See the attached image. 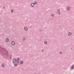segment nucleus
<instances>
[{"instance_id": "nucleus-1", "label": "nucleus", "mask_w": 74, "mask_h": 74, "mask_svg": "<svg viewBox=\"0 0 74 74\" xmlns=\"http://www.w3.org/2000/svg\"><path fill=\"white\" fill-rule=\"evenodd\" d=\"M24 29L25 31H27L28 30V28L27 27H24Z\"/></svg>"}, {"instance_id": "nucleus-2", "label": "nucleus", "mask_w": 74, "mask_h": 74, "mask_svg": "<svg viewBox=\"0 0 74 74\" xmlns=\"http://www.w3.org/2000/svg\"><path fill=\"white\" fill-rule=\"evenodd\" d=\"M1 67L2 68H4V67H5V64L3 63L2 64L1 66Z\"/></svg>"}, {"instance_id": "nucleus-3", "label": "nucleus", "mask_w": 74, "mask_h": 74, "mask_svg": "<svg viewBox=\"0 0 74 74\" xmlns=\"http://www.w3.org/2000/svg\"><path fill=\"white\" fill-rule=\"evenodd\" d=\"M16 62L17 63H19V58H17L16 60Z\"/></svg>"}, {"instance_id": "nucleus-4", "label": "nucleus", "mask_w": 74, "mask_h": 74, "mask_svg": "<svg viewBox=\"0 0 74 74\" xmlns=\"http://www.w3.org/2000/svg\"><path fill=\"white\" fill-rule=\"evenodd\" d=\"M11 44L12 45H15V42L13 41H12L11 42Z\"/></svg>"}, {"instance_id": "nucleus-5", "label": "nucleus", "mask_w": 74, "mask_h": 74, "mask_svg": "<svg viewBox=\"0 0 74 74\" xmlns=\"http://www.w3.org/2000/svg\"><path fill=\"white\" fill-rule=\"evenodd\" d=\"M16 62V59H13V63H15V62Z\"/></svg>"}, {"instance_id": "nucleus-6", "label": "nucleus", "mask_w": 74, "mask_h": 74, "mask_svg": "<svg viewBox=\"0 0 74 74\" xmlns=\"http://www.w3.org/2000/svg\"><path fill=\"white\" fill-rule=\"evenodd\" d=\"M9 39L8 38H6L5 40V41L6 42H9Z\"/></svg>"}, {"instance_id": "nucleus-7", "label": "nucleus", "mask_w": 74, "mask_h": 74, "mask_svg": "<svg viewBox=\"0 0 74 74\" xmlns=\"http://www.w3.org/2000/svg\"><path fill=\"white\" fill-rule=\"evenodd\" d=\"M34 3H32L31 4V6L32 7H33L34 6Z\"/></svg>"}, {"instance_id": "nucleus-8", "label": "nucleus", "mask_w": 74, "mask_h": 74, "mask_svg": "<svg viewBox=\"0 0 74 74\" xmlns=\"http://www.w3.org/2000/svg\"><path fill=\"white\" fill-rule=\"evenodd\" d=\"M74 69V65H73L71 68V70H72Z\"/></svg>"}, {"instance_id": "nucleus-9", "label": "nucleus", "mask_w": 74, "mask_h": 74, "mask_svg": "<svg viewBox=\"0 0 74 74\" xmlns=\"http://www.w3.org/2000/svg\"><path fill=\"white\" fill-rule=\"evenodd\" d=\"M71 34H72V33L71 32H70L68 33V35H69V36H71Z\"/></svg>"}, {"instance_id": "nucleus-10", "label": "nucleus", "mask_w": 74, "mask_h": 74, "mask_svg": "<svg viewBox=\"0 0 74 74\" xmlns=\"http://www.w3.org/2000/svg\"><path fill=\"white\" fill-rule=\"evenodd\" d=\"M23 61L21 60L20 61V64H23Z\"/></svg>"}, {"instance_id": "nucleus-11", "label": "nucleus", "mask_w": 74, "mask_h": 74, "mask_svg": "<svg viewBox=\"0 0 74 74\" xmlns=\"http://www.w3.org/2000/svg\"><path fill=\"white\" fill-rule=\"evenodd\" d=\"M44 43L45 44H47V41H45L44 42Z\"/></svg>"}, {"instance_id": "nucleus-12", "label": "nucleus", "mask_w": 74, "mask_h": 74, "mask_svg": "<svg viewBox=\"0 0 74 74\" xmlns=\"http://www.w3.org/2000/svg\"><path fill=\"white\" fill-rule=\"evenodd\" d=\"M14 66H15V67H16V66H18V64H17V63H15L14 64Z\"/></svg>"}, {"instance_id": "nucleus-13", "label": "nucleus", "mask_w": 74, "mask_h": 74, "mask_svg": "<svg viewBox=\"0 0 74 74\" xmlns=\"http://www.w3.org/2000/svg\"><path fill=\"white\" fill-rule=\"evenodd\" d=\"M55 16V15H54V14H51V16L52 17L53 16Z\"/></svg>"}, {"instance_id": "nucleus-14", "label": "nucleus", "mask_w": 74, "mask_h": 74, "mask_svg": "<svg viewBox=\"0 0 74 74\" xmlns=\"http://www.w3.org/2000/svg\"><path fill=\"white\" fill-rule=\"evenodd\" d=\"M67 10H70V8L69 7L66 8Z\"/></svg>"}, {"instance_id": "nucleus-15", "label": "nucleus", "mask_w": 74, "mask_h": 74, "mask_svg": "<svg viewBox=\"0 0 74 74\" xmlns=\"http://www.w3.org/2000/svg\"><path fill=\"white\" fill-rule=\"evenodd\" d=\"M60 12V9H59L58 11V13H59V12Z\"/></svg>"}, {"instance_id": "nucleus-16", "label": "nucleus", "mask_w": 74, "mask_h": 74, "mask_svg": "<svg viewBox=\"0 0 74 74\" xmlns=\"http://www.w3.org/2000/svg\"><path fill=\"white\" fill-rule=\"evenodd\" d=\"M13 11H14V10H11V13H12V12H13Z\"/></svg>"}, {"instance_id": "nucleus-17", "label": "nucleus", "mask_w": 74, "mask_h": 74, "mask_svg": "<svg viewBox=\"0 0 74 74\" xmlns=\"http://www.w3.org/2000/svg\"><path fill=\"white\" fill-rule=\"evenodd\" d=\"M34 3V4H35L34 5H35V4H37V2H34V3Z\"/></svg>"}, {"instance_id": "nucleus-18", "label": "nucleus", "mask_w": 74, "mask_h": 74, "mask_svg": "<svg viewBox=\"0 0 74 74\" xmlns=\"http://www.w3.org/2000/svg\"><path fill=\"white\" fill-rule=\"evenodd\" d=\"M25 38H23V41H25Z\"/></svg>"}, {"instance_id": "nucleus-19", "label": "nucleus", "mask_w": 74, "mask_h": 74, "mask_svg": "<svg viewBox=\"0 0 74 74\" xmlns=\"http://www.w3.org/2000/svg\"><path fill=\"white\" fill-rule=\"evenodd\" d=\"M44 50L43 49L42 50V52H44Z\"/></svg>"}, {"instance_id": "nucleus-20", "label": "nucleus", "mask_w": 74, "mask_h": 74, "mask_svg": "<svg viewBox=\"0 0 74 74\" xmlns=\"http://www.w3.org/2000/svg\"><path fill=\"white\" fill-rule=\"evenodd\" d=\"M62 53V52L60 51L59 52V54H61Z\"/></svg>"}, {"instance_id": "nucleus-21", "label": "nucleus", "mask_w": 74, "mask_h": 74, "mask_svg": "<svg viewBox=\"0 0 74 74\" xmlns=\"http://www.w3.org/2000/svg\"><path fill=\"white\" fill-rule=\"evenodd\" d=\"M41 32V30L40 29L39 30V32Z\"/></svg>"}, {"instance_id": "nucleus-22", "label": "nucleus", "mask_w": 74, "mask_h": 74, "mask_svg": "<svg viewBox=\"0 0 74 74\" xmlns=\"http://www.w3.org/2000/svg\"><path fill=\"white\" fill-rule=\"evenodd\" d=\"M58 13H59V15H60V12H59Z\"/></svg>"}, {"instance_id": "nucleus-23", "label": "nucleus", "mask_w": 74, "mask_h": 74, "mask_svg": "<svg viewBox=\"0 0 74 74\" xmlns=\"http://www.w3.org/2000/svg\"><path fill=\"white\" fill-rule=\"evenodd\" d=\"M3 9H5V8L4 7H3Z\"/></svg>"}, {"instance_id": "nucleus-24", "label": "nucleus", "mask_w": 74, "mask_h": 74, "mask_svg": "<svg viewBox=\"0 0 74 74\" xmlns=\"http://www.w3.org/2000/svg\"><path fill=\"white\" fill-rule=\"evenodd\" d=\"M71 50H72V47L71 48Z\"/></svg>"}, {"instance_id": "nucleus-25", "label": "nucleus", "mask_w": 74, "mask_h": 74, "mask_svg": "<svg viewBox=\"0 0 74 74\" xmlns=\"http://www.w3.org/2000/svg\"><path fill=\"white\" fill-rule=\"evenodd\" d=\"M10 58H11V56H10Z\"/></svg>"}]
</instances>
